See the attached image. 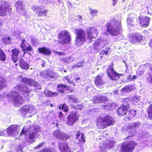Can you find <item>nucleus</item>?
Wrapping results in <instances>:
<instances>
[{"label":"nucleus","mask_w":152,"mask_h":152,"mask_svg":"<svg viewBox=\"0 0 152 152\" xmlns=\"http://www.w3.org/2000/svg\"><path fill=\"white\" fill-rule=\"evenodd\" d=\"M106 26V31L110 35L118 36L121 34L122 25L120 21L115 19H111L110 21L107 22Z\"/></svg>","instance_id":"obj_1"},{"label":"nucleus","mask_w":152,"mask_h":152,"mask_svg":"<svg viewBox=\"0 0 152 152\" xmlns=\"http://www.w3.org/2000/svg\"><path fill=\"white\" fill-rule=\"evenodd\" d=\"M115 122L113 117L106 114H103L102 116L98 117L96 120V126L99 129H104L114 125Z\"/></svg>","instance_id":"obj_2"},{"label":"nucleus","mask_w":152,"mask_h":152,"mask_svg":"<svg viewBox=\"0 0 152 152\" xmlns=\"http://www.w3.org/2000/svg\"><path fill=\"white\" fill-rule=\"evenodd\" d=\"M58 42L61 45L70 44L71 37L69 32L66 30H62L57 35Z\"/></svg>","instance_id":"obj_3"},{"label":"nucleus","mask_w":152,"mask_h":152,"mask_svg":"<svg viewBox=\"0 0 152 152\" xmlns=\"http://www.w3.org/2000/svg\"><path fill=\"white\" fill-rule=\"evenodd\" d=\"M133 99L129 97L122 99L123 103L117 110V113L119 115L123 116L127 113L130 106L129 103Z\"/></svg>","instance_id":"obj_4"},{"label":"nucleus","mask_w":152,"mask_h":152,"mask_svg":"<svg viewBox=\"0 0 152 152\" xmlns=\"http://www.w3.org/2000/svg\"><path fill=\"white\" fill-rule=\"evenodd\" d=\"M75 33L76 35L75 42L77 45H81L86 42V33L83 30L76 28L75 29Z\"/></svg>","instance_id":"obj_5"},{"label":"nucleus","mask_w":152,"mask_h":152,"mask_svg":"<svg viewBox=\"0 0 152 152\" xmlns=\"http://www.w3.org/2000/svg\"><path fill=\"white\" fill-rule=\"evenodd\" d=\"M138 144L133 141H131L128 142H123L121 146V152H133L134 150Z\"/></svg>","instance_id":"obj_6"},{"label":"nucleus","mask_w":152,"mask_h":152,"mask_svg":"<svg viewBox=\"0 0 152 152\" xmlns=\"http://www.w3.org/2000/svg\"><path fill=\"white\" fill-rule=\"evenodd\" d=\"M12 8L5 1H0V17H4L11 14Z\"/></svg>","instance_id":"obj_7"},{"label":"nucleus","mask_w":152,"mask_h":152,"mask_svg":"<svg viewBox=\"0 0 152 152\" xmlns=\"http://www.w3.org/2000/svg\"><path fill=\"white\" fill-rule=\"evenodd\" d=\"M114 64L112 63L111 64L108 66L106 70L108 76L112 80L117 81L120 79V76L121 74L117 73L114 70L113 68Z\"/></svg>","instance_id":"obj_8"},{"label":"nucleus","mask_w":152,"mask_h":152,"mask_svg":"<svg viewBox=\"0 0 152 152\" xmlns=\"http://www.w3.org/2000/svg\"><path fill=\"white\" fill-rule=\"evenodd\" d=\"M79 117L77 111L71 112L67 117L66 124L68 125L72 126L78 120Z\"/></svg>","instance_id":"obj_9"},{"label":"nucleus","mask_w":152,"mask_h":152,"mask_svg":"<svg viewBox=\"0 0 152 152\" xmlns=\"http://www.w3.org/2000/svg\"><path fill=\"white\" fill-rule=\"evenodd\" d=\"M32 8L39 17H46L47 15L48 10L45 9L44 7H40L37 5H35L32 7Z\"/></svg>","instance_id":"obj_10"},{"label":"nucleus","mask_w":152,"mask_h":152,"mask_svg":"<svg viewBox=\"0 0 152 152\" xmlns=\"http://www.w3.org/2000/svg\"><path fill=\"white\" fill-rule=\"evenodd\" d=\"M15 6L16 11L18 15L26 17H27V12L23 8V2L20 1H18L15 3Z\"/></svg>","instance_id":"obj_11"},{"label":"nucleus","mask_w":152,"mask_h":152,"mask_svg":"<svg viewBox=\"0 0 152 152\" xmlns=\"http://www.w3.org/2000/svg\"><path fill=\"white\" fill-rule=\"evenodd\" d=\"M53 134L57 139L64 141H66L71 137L70 135L64 134L58 130L53 132Z\"/></svg>","instance_id":"obj_12"},{"label":"nucleus","mask_w":152,"mask_h":152,"mask_svg":"<svg viewBox=\"0 0 152 152\" xmlns=\"http://www.w3.org/2000/svg\"><path fill=\"white\" fill-rule=\"evenodd\" d=\"M87 38L89 39L95 38L98 35L97 30L93 27H89L86 30Z\"/></svg>","instance_id":"obj_13"},{"label":"nucleus","mask_w":152,"mask_h":152,"mask_svg":"<svg viewBox=\"0 0 152 152\" xmlns=\"http://www.w3.org/2000/svg\"><path fill=\"white\" fill-rule=\"evenodd\" d=\"M139 23L141 26L146 28L149 26L151 18L148 16L142 17L140 15L138 17Z\"/></svg>","instance_id":"obj_14"},{"label":"nucleus","mask_w":152,"mask_h":152,"mask_svg":"<svg viewBox=\"0 0 152 152\" xmlns=\"http://www.w3.org/2000/svg\"><path fill=\"white\" fill-rule=\"evenodd\" d=\"M102 74H99L95 77L94 83L97 87L100 88L105 84V81L102 78Z\"/></svg>","instance_id":"obj_15"},{"label":"nucleus","mask_w":152,"mask_h":152,"mask_svg":"<svg viewBox=\"0 0 152 152\" xmlns=\"http://www.w3.org/2000/svg\"><path fill=\"white\" fill-rule=\"evenodd\" d=\"M21 82L25 84H28L31 86L36 87L37 86L38 83L36 81L31 78H28L25 77L23 78Z\"/></svg>","instance_id":"obj_16"},{"label":"nucleus","mask_w":152,"mask_h":152,"mask_svg":"<svg viewBox=\"0 0 152 152\" xmlns=\"http://www.w3.org/2000/svg\"><path fill=\"white\" fill-rule=\"evenodd\" d=\"M56 76L55 72L51 71H47L43 75V77L47 80H50L54 79Z\"/></svg>","instance_id":"obj_17"},{"label":"nucleus","mask_w":152,"mask_h":152,"mask_svg":"<svg viewBox=\"0 0 152 152\" xmlns=\"http://www.w3.org/2000/svg\"><path fill=\"white\" fill-rule=\"evenodd\" d=\"M11 55L12 60L14 63L16 62L18 60V56L20 53V49L17 48H14L11 51Z\"/></svg>","instance_id":"obj_18"},{"label":"nucleus","mask_w":152,"mask_h":152,"mask_svg":"<svg viewBox=\"0 0 152 152\" xmlns=\"http://www.w3.org/2000/svg\"><path fill=\"white\" fill-rule=\"evenodd\" d=\"M76 139L77 140L79 143L80 144H83L86 142L84 134L81 133L80 130L77 132Z\"/></svg>","instance_id":"obj_19"},{"label":"nucleus","mask_w":152,"mask_h":152,"mask_svg":"<svg viewBox=\"0 0 152 152\" xmlns=\"http://www.w3.org/2000/svg\"><path fill=\"white\" fill-rule=\"evenodd\" d=\"M26 42V40L25 39H22L20 46V48L22 49V50L24 52V54L26 53L27 52L31 51L32 50L31 45L29 44H28V46L26 47V45L25 43Z\"/></svg>","instance_id":"obj_20"},{"label":"nucleus","mask_w":152,"mask_h":152,"mask_svg":"<svg viewBox=\"0 0 152 152\" xmlns=\"http://www.w3.org/2000/svg\"><path fill=\"white\" fill-rule=\"evenodd\" d=\"M37 49L38 53H40L42 55L49 56L51 53V50L45 47L39 48Z\"/></svg>","instance_id":"obj_21"},{"label":"nucleus","mask_w":152,"mask_h":152,"mask_svg":"<svg viewBox=\"0 0 152 152\" xmlns=\"http://www.w3.org/2000/svg\"><path fill=\"white\" fill-rule=\"evenodd\" d=\"M58 146L60 152L65 151L70 149L68 143L66 142H59Z\"/></svg>","instance_id":"obj_22"},{"label":"nucleus","mask_w":152,"mask_h":152,"mask_svg":"<svg viewBox=\"0 0 152 152\" xmlns=\"http://www.w3.org/2000/svg\"><path fill=\"white\" fill-rule=\"evenodd\" d=\"M24 101L23 98L20 95H18L13 97V102L17 106L23 104Z\"/></svg>","instance_id":"obj_23"},{"label":"nucleus","mask_w":152,"mask_h":152,"mask_svg":"<svg viewBox=\"0 0 152 152\" xmlns=\"http://www.w3.org/2000/svg\"><path fill=\"white\" fill-rule=\"evenodd\" d=\"M19 66L22 69L27 70L29 68V65L23 58L19 59Z\"/></svg>","instance_id":"obj_24"},{"label":"nucleus","mask_w":152,"mask_h":152,"mask_svg":"<svg viewBox=\"0 0 152 152\" xmlns=\"http://www.w3.org/2000/svg\"><path fill=\"white\" fill-rule=\"evenodd\" d=\"M17 130V126L12 125L9 126L6 129L7 133L10 135H12Z\"/></svg>","instance_id":"obj_25"},{"label":"nucleus","mask_w":152,"mask_h":152,"mask_svg":"<svg viewBox=\"0 0 152 152\" xmlns=\"http://www.w3.org/2000/svg\"><path fill=\"white\" fill-rule=\"evenodd\" d=\"M129 42L134 44L140 41L141 38L140 35L133 34L129 37Z\"/></svg>","instance_id":"obj_26"},{"label":"nucleus","mask_w":152,"mask_h":152,"mask_svg":"<svg viewBox=\"0 0 152 152\" xmlns=\"http://www.w3.org/2000/svg\"><path fill=\"white\" fill-rule=\"evenodd\" d=\"M133 88V86L128 85L124 87L120 91L124 93H128L131 91Z\"/></svg>","instance_id":"obj_27"},{"label":"nucleus","mask_w":152,"mask_h":152,"mask_svg":"<svg viewBox=\"0 0 152 152\" xmlns=\"http://www.w3.org/2000/svg\"><path fill=\"white\" fill-rule=\"evenodd\" d=\"M71 86L69 87L66 85L62 84H58L57 86V90L58 92L61 93H64V89L65 88H71Z\"/></svg>","instance_id":"obj_28"},{"label":"nucleus","mask_w":152,"mask_h":152,"mask_svg":"<svg viewBox=\"0 0 152 152\" xmlns=\"http://www.w3.org/2000/svg\"><path fill=\"white\" fill-rule=\"evenodd\" d=\"M58 108L60 110H62L64 112H67L69 110L68 106L65 103L60 104L58 106Z\"/></svg>","instance_id":"obj_29"},{"label":"nucleus","mask_w":152,"mask_h":152,"mask_svg":"<svg viewBox=\"0 0 152 152\" xmlns=\"http://www.w3.org/2000/svg\"><path fill=\"white\" fill-rule=\"evenodd\" d=\"M46 96L49 97H55L57 96L58 94L57 92H52L50 91L47 90L45 92Z\"/></svg>","instance_id":"obj_30"},{"label":"nucleus","mask_w":152,"mask_h":152,"mask_svg":"<svg viewBox=\"0 0 152 152\" xmlns=\"http://www.w3.org/2000/svg\"><path fill=\"white\" fill-rule=\"evenodd\" d=\"M148 117L151 120H152V103L151 104L147 109Z\"/></svg>","instance_id":"obj_31"},{"label":"nucleus","mask_w":152,"mask_h":152,"mask_svg":"<svg viewBox=\"0 0 152 152\" xmlns=\"http://www.w3.org/2000/svg\"><path fill=\"white\" fill-rule=\"evenodd\" d=\"M2 41L5 44H10L11 43V38L9 36H4L2 39Z\"/></svg>","instance_id":"obj_32"},{"label":"nucleus","mask_w":152,"mask_h":152,"mask_svg":"<svg viewBox=\"0 0 152 152\" xmlns=\"http://www.w3.org/2000/svg\"><path fill=\"white\" fill-rule=\"evenodd\" d=\"M64 77L67 81L68 83L72 84L74 86H75V84L73 82L72 76L67 75L64 76Z\"/></svg>","instance_id":"obj_33"},{"label":"nucleus","mask_w":152,"mask_h":152,"mask_svg":"<svg viewBox=\"0 0 152 152\" xmlns=\"http://www.w3.org/2000/svg\"><path fill=\"white\" fill-rule=\"evenodd\" d=\"M15 87L16 88V89L21 92L24 93H27V91L24 89L25 88H27V87H26V86H23L21 84H20L19 85L16 86Z\"/></svg>","instance_id":"obj_34"},{"label":"nucleus","mask_w":152,"mask_h":152,"mask_svg":"<svg viewBox=\"0 0 152 152\" xmlns=\"http://www.w3.org/2000/svg\"><path fill=\"white\" fill-rule=\"evenodd\" d=\"M101 43V40H96L93 45V47L94 50H97L99 48Z\"/></svg>","instance_id":"obj_35"},{"label":"nucleus","mask_w":152,"mask_h":152,"mask_svg":"<svg viewBox=\"0 0 152 152\" xmlns=\"http://www.w3.org/2000/svg\"><path fill=\"white\" fill-rule=\"evenodd\" d=\"M139 126V124L138 123H134L133 124L132 126H128L127 127V129L130 130L132 129H133V132H134L136 130V128L138 127Z\"/></svg>","instance_id":"obj_36"},{"label":"nucleus","mask_w":152,"mask_h":152,"mask_svg":"<svg viewBox=\"0 0 152 152\" xmlns=\"http://www.w3.org/2000/svg\"><path fill=\"white\" fill-rule=\"evenodd\" d=\"M5 79L0 76V90H2L5 86Z\"/></svg>","instance_id":"obj_37"},{"label":"nucleus","mask_w":152,"mask_h":152,"mask_svg":"<svg viewBox=\"0 0 152 152\" xmlns=\"http://www.w3.org/2000/svg\"><path fill=\"white\" fill-rule=\"evenodd\" d=\"M148 76L146 78V81L148 83L152 84V72H148Z\"/></svg>","instance_id":"obj_38"},{"label":"nucleus","mask_w":152,"mask_h":152,"mask_svg":"<svg viewBox=\"0 0 152 152\" xmlns=\"http://www.w3.org/2000/svg\"><path fill=\"white\" fill-rule=\"evenodd\" d=\"M6 55L2 50L0 49V60L4 61L6 60Z\"/></svg>","instance_id":"obj_39"},{"label":"nucleus","mask_w":152,"mask_h":152,"mask_svg":"<svg viewBox=\"0 0 152 152\" xmlns=\"http://www.w3.org/2000/svg\"><path fill=\"white\" fill-rule=\"evenodd\" d=\"M68 99L71 100L72 103H78L79 102L78 99L73 95H69L68 96Z\"/></svg>","instance_id":"obj_40"},{"label":"nucleus","mask_w":152,"mask_h":152,"mask_svg":"<svg viewBox=\"0 0 152 152\" xmlns=\"http://www.w3.org/2000/svg\"><path fill=\"white\" fill-rule=\"evenodd\" d=\"M21 110L23 113L25 114H27L29 112L30 107L28 105H25L22 107Z\"/></svg>","instance_id":"obj_41"},{"label":"nucleus","mask_w":152,"mask_h":152,"mask_svg":"<svg viewBox=\"0 0 152 152\" xmlns=\"http://www.w3.org/2000/svg\"><path fill=\"white\" fill-rule=\"evenodd\" d=\"M90 14L92 17L97 16L98 12V10L96 9H93L91 8H89Z\"/></svg>","instance_id":"obj_42"},{"label":"nucleus","mask_w":152,"mask_h":152,"mask_svg":"<svg viewBox=\"0 0 152 152\" xmlns=\"http://www.w3.org/2000/svg\"><path fill=\"white\" fill-rule=\"evenodd\" d=\"M134 22V18L133 17H129L128 18L127 20V24L130 26L133 25Z\"/></svg>","instance_id":"obj_43"},{"label":"nucleus","mask_w":152,"mask_h":152,"mask_svg":"<svg viewBox=\"0 0 152 152\" xmlns=\"http://www.w3.org/2000/svg\"><path fill=\"white\" fill-rule=\"evenodd\" d=\"M136 111L133 110H129V117L131 118H133L136 115Z\"/></svg>","instance_id":"obj_44"},{"label":"nucleus","mask_w":152,"mask_h":152,"mask_svg":"<svg viewBox=\"0 0 152 152\" xmlns=\"http://www.w3.org/2000/svg\"><path fill=\"white\" fill-rule=\"evenodd\" d=\"M99 97V103L104 102H107L108 100V99L107 97L104 96H100Z\"/></svg>","instance_id":"obj_45"},{"label":"nucleus","mask_w":152,"mask_h":152,"mask_svg":"<svg viewBox=\"0 0 152 152\" xmlns=\"http://www.w3.org/2000/svg\"><path fill=\"white\" fill-rule=\"evenodd\" d=\"M37 132H33L29 134V138L30 139H33L35 137V135L37 133Z\"/></svg>","instance_id":"obj_46"},{"label":"nucleus","mask_w":152,"mask_h":152,"mask_svg":"<svg viewBox=\"0 0 152 152\" xmlns=\"http://www.w3.org/2000/svg\"><path fill=\"white\" fill-rule=\"evenodd\" d=\"M93 101L94 104H98L99 103V97L95 96L93 97Z\"/></svg>","instance_id":"obj_47"},{"label":"nucleus","mask_w":152,"mask_h":152,"mask_svg":"<svg viewBox=\"0 0 152 152\" xmlns=\"http://www.w3.org/2000/svg\"><path fill=\"white\" fill-rule=\"evenodd\" d=\"M112 104L111 103H109L108 104H105L104 106L105 108L109 110H110L112 109Z\"/></svg>","instance_id":"obj_48"},{"label":"nucleus","mask_w":152,"mask_h":152,"mask_svg":"<svg viewBox=\"0 0 152 152\" xmlns=\"http://www.w3.org/2000/svg\"><path fill=\"white\" fill-rule=\"evenodd\" d=\"M127 131L128 132L129 134L130 135V137L133 136L134 135V133L136 132V130L134 132L133 131V130H134L133 129H132L130 130H128V129H127Z\"/></svg>","instance_id":"obj_49"},{"label":"nucleus","mask_w":152,"mask_h":152,"mask_svg":"<svg viewBox=\"0 0 152 152\" xmlns=\"http://www.w3.org/2000/svg\"><path fill=\"white\" fill-rule=\"evenodd\" d=\"M45 152H58L54 148L51 149L50 148H45Z\"/></svg>","instance_id":"obj_50"},{"label":"nucleus","mask_w":152,"mask_h":152,"mask_svg":"<svg viewBox=\"0 0 152 152\" xmlns=\"http://www.w3.org/2000/svg\"><path fill=\"white\" fill-rule=\"evenodd\" d=\"M45 144V142H43L39 145L34 147V149H39L42 147Z\"/></svg>","instance_id":"obj_51"},{"label":"nucleus","mask_w":152,"mask_h":152,"mask_svg":"<svg viewBox=\"0 0 152 152\" xmlns=\"http://www.w3.org/2000/svg\"><path fill=\"white\" fill-rule=\"evenodd\" d=\"M106 49H107L106 50H103L101 53H100L101 54L102 53V55H107L108 54V50H110V48L109 47L106 48Z\"/></svg>","instance_id":"obj_52"},{"label":"nucleus","mask_w":152,"mask_h":152,"mask_svg":"<svg viewBox=\"0 0 152 152\" xmlns=\"http://www.w3.org/2000/svg\"><path fill=\"white\" fill-rule=\"evenodd\" d=\"M74 107L77 109L81 110L83 107V105L80 104H77L76 105H74Z\"/></svg>","instance_id":"obj_53"},{"label":"nucleus","mask_w":152,"mask_h":152,"mask_svg":"<svg viewBox=\"0 0 152 152\" xmlns=\"http://www.w3.org/2000/svg\"><path fill=\"white\" fill-rule=\"evenodd\" d=\"M144 73V72L143 70H138L136 72V74L137 75L140 76L142 75Z\"/></svg>","instance_id":"obj_54"},{"label":"nucleus","mask_w":152,"mask_h":152,"mask_svg":"<svg viewBox=\"0 0 152 152\" xmlns=\"http://www.w3.org/2000/svg\"><path fill=\"white\" fill-rule=\"evenodd\" d=\"M55 53L56 54L59 56L64 55H65V53L62 52H60L56 51Z\"/></svg>","instance_id":"obj_55"},{"label":"nucleus","mask_w":152,"mask_h":152,"mask_svg":"<svg viewBox=\"0 0 152 152\" xmlns=\"http://www.w3.org/2000/svg\"><path fill=\"white\" fill-rule=\"evenodd\" d=\"M26 131H24V128H23L21 130V131L20 133V136H22L23 134H26Z\"/></svg>","instance_id":"obj_56"},{"label":"nucleus","mask_w":152,"mask_h":152,"mask_svg":"<svg viewBox=\"0 0 152 152\" xmlns=\"http://www.w3.org/2000/svg\"><path fill=\"white\" fill-rule=\"evenodd\" d=\"M58 117L60 118H63L64 116V114L61 111L58 112Z\"/></svg>","instance_id":"obj_57"},{"label":"nucleus","mask_w":152,"mask_h":152,"mask_svg":"<svg viewBox=\"0 0 152 152\" xmlns=\"http://www.w3.org/2000/svg\"><path fill=\"white\" fill-rule=\"evenodd\" d=\"M132 75H129L127 77V80L129 82L132 81Z\"/></svg>","instance_id":"obj_58"},{"label":"nucleus","mask_w":152,"mask_h":152,"mask_svg":"<svg viewBox=\"0 0 152 152\" xmlns=\"http://www.w3.org/2000/svg\"><path fill=\"white\" fill-rule=\"evenodd\" d=\"M75 81L77 83H78L80 82V78L78 76L77 77H75Z\"/></svg>","instance_id":"obj_59"},{"label":"nucleus","mask_w":152,"mask_h":152,"mask_svg":"<svg viewBox=\"0 0 152 152\" xmlns=\"http://www.w3.org/2000/svg\"><path fill=\"white\" fill-rule=\"evenodd\" d=\"M4 26L3 22L1 19L0 18V28L3 27Z\"/></svg>","instance_id":"obj_60"},{"label":"nucleus","mask_w":152,"mask_h":152,"mask_svg":"<svg viewBox=\"0 0 152 152\" xmlns=\"http://www.w3.org/2000/svg\"><path fill=\"white\" fill-rule=\"evenodd\" d=\"M118 0H112L113 2L112 4L113 6H115L116 5Z\"/></svg>","instance_id":"obj_61"},{"label":"nucleus","mask_w":152,"mask_h":152,"mask_svg":"<svg viewBox=\"0 0 152 152\" xmlns=\"http://www.w3.org/2000/svg\"><path fill=\"white\" fill-rule=\"evenodd\" d=\"M149 45L151 49L152 50V39L149 42Z\"/></svg>","instance_id":"obj_62"},{"label":"nucleus","mask_w":152,"mask_h":152,"mask_svg":"<svg viewBox=\"0 0 152 152\" xmlns=\"http://www.w3.org/2000/svg\"><path fill=\"white\" fill-rule=\"evenodd\" d=\"M45 148H44L42 149L39 151L38 152H45Z\"/></svg>","instance_id":"obj_63"},{"label":"nucleus","mask_w":152,"mask_h":152,"mask_svg":"<svg viewBox=\"0 0 152 152\" xmlns=\"http://www.w3.org/2000/svg\"><path fill=\"white\" fill-rule=\"evenodd\" d=\"M149 72H152V65H151L149 68Z\"/></svg>","instance_id":"obj_64"}]
</instances>
